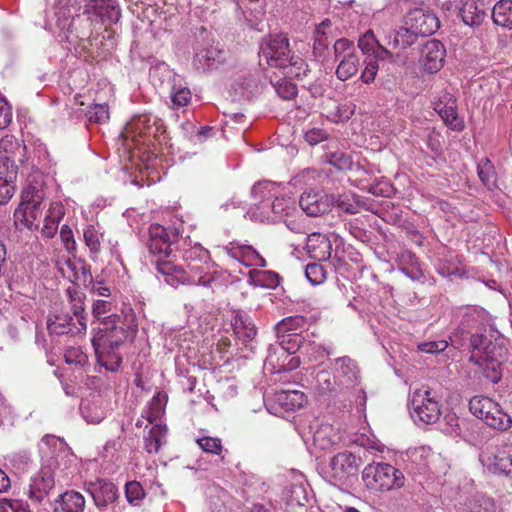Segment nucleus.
<instances>
[{
  "label": "nucleus",
  "mask_w": 512,
  "mask_h": 512,
  "mask_svg": "<svg viewBox=\"0 0 512 512\" xmlns=\"http://www.w3.org/2000/svg\"><path fill=\"white\" fill-rule=\"evenodd\" d=\"M94 350L98 363L106 370L116 372L120 368L122 357L116 352V349L99 347V349Z\"/></svg>",
  "instance_id": "49530a36"
},
{
  "label": "nucleus",
  "mask_w": 512,
  "mask_h": 512,
  "mask_svg": "<svg viewBox=\"0 0 512 512\" xmlns=\"http://www.w3.org/2000/svg\"><path fill=\"white\" fill-rule=\"evenodd\" d=\"M223 250L229 257L239 261L245 266H266V260L250 245L233 241L224 246Z\"/></svg>",
  "instance_id": "bb28decb"
},
{
  "label": "nucleus",
  "mask_w": 512,
  "mask_h": 512,
  "mask_svg": "<svg viewBox=\"0 0 512 512\" xmlns=\"http://www.w3.org/2000/svg\"><path fill=\"white\" fill-rule=\"evenodd\" d=\"M460 311L463 312L460 322V329L463 333L468 331L470 328H474L480 324H483L486 320V312L482 308L469 306L462 308Z\"/></svg>",
  "instance_id": "a19ab883"
},
{
  "label": "nucleus",
  "mask_w": 512,
  "mask_h": 512,
  "mask_svg": "<svg viewBox=\"0 0 512 512\" xmlns=\"http://www.w3.org/2000/svg\"><path fill=\"white\" fill-rule=\"evenodd\" d=\"M288 77L284 75V78L281 80H278L276 83L273 84L274 89L279 97H281L284 100H290L294 98L297 95L298 89L297 86L289 80Z\"/></svg>",
  "instance_id": "052dcab7"
},
{
  "label": "nucleus",
  "mask_w": 512,
  "mask_h": 512,
  "mask_svg": "<svg viewBox=\"0 0 512 512\" xmlns=\"http://www.w3.org/2000/svg\"><path fill=\"white\" fill-rule=\"evenodd\" d=\"M494 24L512 29V0L498 1L492 10Z\"/></svg>",
  "instance_id": "79ce46f5"
},
{
  "label": "nucleus",
  "mask_w": 512,
  "mask_h": 512,
  "mask_svg": "<svg viewBox=\"0 0 512 512\" xmlns=\"http://www.w3.org/2000/svg\"><path fill=\"white\" fill-rule=\"evenodd\" d=\"M226 60V51L218 47L197 49L193 58V66L200 72L218 69Z\"/></svg>",
  "instance_id": "a878e982"
},
{
  "label": "nucleus",
  "mask_w": 512,
  "mask_h": 512,
  "mask_svg": "<svg viewBox=\"0 0 512 512\" xmlns=\"http://www.w3.org/2000/svg\"><path fill=\"white\" fill-rule=\"evenodd\" d=\"M63 207L61 205L52 206L44 217L42 234L48 238L53 237L58 229L59 222L63 216Z\"/></svg>",
  "instance_id": "a18cd8bd"
},
{
  "label": "nucleus",
  "mask_w": 512,
  "mask_h": 512,
  "mask_svg": "<svg viewBox=\"0 0 512 512\" xmlns=\"http://www.w3.org/2000/svg\"><path fill=\"white\" fill-rule=\"evenodd\" d=\"M470 509L471 512H495L496 504L492 498L478 495L471 502Z\"/></svg>",
  "instance_id": "774afa93"
},
{
  "label": "nucleus",
  "mask_w": 512,
  "mask_h": 512,
  "mask_svg": "<svg viewBox=\"0 0 512 512\" xmlns=\"http://www.w3.org/2000/svg\"><path fill=\"white\" fill-rule=\"evenodd\" d=\"M69 295V301L71 304V310L76 318V322L80 325L81 322L87 324V314L85 313L84 295L76 290H67Z\"/></svg>",
  "instance_id": "603ef678"
},
{
  "label": "nucleus",
  "mask_w": 512,
  "mask_h": 512,
  "mask_svg": "<svg viewBox=\"0 0 512 512\" xmlns=\"http://www.w3.org/2000/svg\"><path fill=\"white\" fill-rule=\"evenodd\" d=\"M280 276L271 270L252 269L248 274L249 284L255 287L275 289L280 285Z\"/></svg>",
  "instance_id": "e433bc0d"
},
{
  "label": "nucleus",
  "mask_w": 512,
  "mask_h": 512,
  "mask_svg": "<svg viewBox=\"0 0 512 512\" xmlns=\"http://www.w3.org/2000/svg\"><path fill=\"white\" fill-rule=\"evenodd\" d=\"M26 146L12 135H6L0 140V169L16 170L19 163L24 162Z\"/></svg>",
  "instance_id": "2eb2a0df"
},
{
  "label": "nucleus",
  "mask_w": 512,
  "mask_h": 512,
  "mask_svg": "<svg viewBox=\"0 0 512 512\" xmlns=\"http://www.w3.org/2000/svg\"><path fill=\"white\" fill-rule=\"evenodd\" d=\"M156 131L155 122H152L149 116L142 115L132 119L121 133V136L128 148L132 145L139 148L141 145L151 142V137L155 136Z\"/></svg>",
  "instance_id": "4468645a"
},
{
  "label": "nucleus",
  "mask_w": 512,
  "mask_h": 512,
  "mask_svg": "<svg viewBox=\"0 0 512 512\" xmlns=\"http://www.w3.org/2000/svg\"><path fill=\"white\" fill-rule=\"evenodd\" d=\"M298 351L304 355L309 362L322 361L330 354V351L324 346L306 338L302 340L301 347H299Z\"/></svg>",
  "instance_id": "de8ad7c7"
},
{
  "label": "nucleus",
  "mask_w": 512,
  "mask_h": 512,
  "mask_svg": "<svg viewBox=\"0 0 512 512\" xmlns=\"http://www.w3.org/2000/svg\"><path fill=\"white\" fill-rule=\"evenodd\" d=\"M260 65L263 61L278 68L283 75L302 79L309 72L305 60L290 49L289 39L285 34L269 35L264 38L259 47Z\"/></svg>",
  "instance_id": "f257e3e1"
},
{
  "label": "nucleus",
  "mask_w": 512,
  "mask_h": 512,
  "mask_svg": "<svg viewBox=\"0 0 512 512\" xmlns=\"http://www.w3.org/2000/svg\"><path fill=\"white\" fill-rule=\"evenodd\" d=\"M496 403L487 396H474L469 401V409L474 416L483 420L491 409H495Z\"/></svg>",
  "instance_id": "8fccbe9b"
},
{
  "label": "nucleus",
  "mask_w": 512,
  "mask_h": 512,
  "mask_svg": "<svg viewBox=\"0 0 512 512\" xmlns=\"http://www.w3.org/2000/svg\"><path fill=\"white\" fill-rule=\"evenodd\" d=\"M170 98L172 107L174 109H179L187 106L190 103L192 94L190 89L187 87H182L181 85H173L170 92Z\"/></svg>",
  "instance_id": "13d9d810"
},
{
  "label": "nucleus",
  "mask_w": 512,
  "mask_h": 512,
  "mask_svg": "<svg viewBox=\"0 0 512 512\" xmlns=\"http://www.w3.org/2000/svg\"><path fill=\"white\" fill-rule=\"evenodd\" d=\"M121 315L112 313L106 317L104 326L94 330L92 337V346L94 349L99 347L118 349L130 335H134L137 331L138 324L136 316L131 307L123 309Z\"/></svg>",
  "instance_id": "f03ea898"
},
{
  "label": "nucleus",
  "mask_w": 512,
  "mask_h": 512,
  "mask_svg": "<svg viewBox=\"0 0 512 512\" xmlns=\"http://www.w3.org/2000/svg\"><path fill=\"white\" fill-rule=\"evenodd\" d=\"M305 249L311 259L326 261L331 257L332 243L326 234L314 232L306 237Z\"/></svg>",
  "instance_id": "cd10ccee"
},
{
  "label": "nucleus",
  "mask_w": 512,
  "mask_h": 512,
  "mask_svg": "<svg viewBox=\"0 0 512 512\" xmlns=\"http://www.w3.org/2000/svg\"><path fill=\"white\" fill-rule=\"evenodd\" d=\"M65 266L61 267V271L65 277L71 282L81 284L88 288L93 283L94 278L91 274V268L84 262L65 261Z\"/></svg>",
  "instance_id": "7c9ffc66"
},
{
  "label": "nucleus",
  "mask_w": 512,
  "mask_h": 512,
  "mask_svg": "<svg viewBox=\"0 0 512 512\" xmlns=\"http://www.w3.org/2000/svg\"><path fill=\"white\" fill-rule=\"evenodd\" d=\"M333 205L347 214H356L360 209L359 202L352 193L333 195Z\"/></svg>",
  "instance_id": "864d4df0"
},
{
  "label": "nucleus",
  "mask_w": 512,
  "mask_h": 512,
  "mask_svg": "<svg viewBox=\"0 0 512 512\" xmlns=\"http://www.w3.org/2000/svg\"><path fill=\"white\" fill-rule=\"evenodd\" d=\"M46 326L50 336H74L84 333L87 329V324L81 322L80 325H78L69 313L50 315L47 319Z\"/></svg>",
  "instance_id": "4be33fe9"
},
{
  "label": "nucleus",
  "mask_w": 512,
  "mask_h": 512,
  "mask_svg": "<svg viewBox=\"0 0 512 512\" xmlns=\"http://www.w3.org/2000/svg\"><path fill=\"white\" fill-rule=\"evenodd\" d=\"M433 108L450 129L458 132L464 129V121L457 113V101L453 94L441 91L433 102Z\"/></svg>",
  "instance_id": "dca6fc26"
},
{
  "label": "nucleus",
  "mask_w": 512,
  "mask_h": 512,
  "mask_svg": "<svg viewBox=\"0 0 512 512\" xmlns=\"http://www.w3.org/2000/svg\"><path fill=\"white\" fill-rule=\"evenodd\" d=\"M276 190H280V185L270 181L258 182L252 187L251 194L255 200H258L248 211V215L252 220L275 222L272 205L273 197L276 196Z\"/></svg>",
  "instance_id": "1a4fd4ad"
},
{
  "label": "nucleus",
  "mask_w": 512,
  "mask_h": 512,
  "mask_svg": "<svg viewBox=\"0 0 512 512\" xmlns=\"http://www.w3.org/2000/svg\"><path fill=\"white\" fill-rule=\"evenodd\" d=\"M283 499L290 512H303L305 510L309 495L303 475H297L295 481L285 487Z\"/></svg>",
  "instance_id": "412c9836"
},
{
  "label": "nucleus",
  "mask_w": 512,
  "mask_h": 512,
  "mask_svg": "<svg viewBox=\"0 0 512 512\" xmlns=\"http://www.w3.org/2000/svg\"><path fill=\"white\" fill-rule=\"evenodd\" d=\"M299 206L307 216L318 217L330 211L333 195L318 190L305 191L299 198Z\"/></svg>",
  "instance_id": "aec40b11"
},
{
  "label": "nucleus",
  "mask_w": 512,
  "mask_h": 512,
  "mask_svg": "<svg viewBox=\"0 0 512 512\" xmlns=\"http://www.w3.org/2000/svg\"><path fill=\"white\" fill-rule=\"evenodd\" d=\"M146 493L138 481H129L125 485V497L129 504L139 506Z\"/></svg>",
  "instance_id": "bf43d9fd"
},
{
  "label": "nucleus",
  "mask_w": 512,
  "mask_h": 512,
  "mask_svg": "<svg viewBox=\"0 0 512 512\" xmlns=\"http://www.w3.org/2000/svg\"><path fill=\"white\" fill-rule=\"evenodd\" d=\"M84 241L91 254L97 255L101 249L100 237L94 226L89 225L84 229Z\"/></svg>",
  "instance_id": "0e129e2a"
},
{
  "label": "nucleus",
  "mask_w": 512,
  "mask_h": 512,
  "mask_svg": "<svg viewBox=\"0 0 512 512\" xmlns=\"http://www.w3.org/2000/svg\"><path fill=\"white\" fill-rule=\"evenodd\" d=\"M306 401L303 392L297 390H282L275 393L274 402L285 411H295Z\"/></svg>",
  "instance_id": "f704fd0d"
},
{
  "label": "nucleus",
  "mask_w": 512,
  "mask_h": 512,
  "mask_svg": "<svg viewBox=\"0 0 512 512\" xmlns=\"http://www.w3.org/2000/svg\"><path fill=\"white\" fill-rule=\"evenodd\" d=\"M404 24L419 36H430L440 27V21L436 14L421 8L410 10L405 16Z\"/></svg>",
  "instance_id": "a211bd4d"
},
{
  "label": "nucleus",
  "mask_w": 512,
  "mask_h": 512,
  "mask_svg": "<svg viewBox=\"0 0 512 512\" xmlns=\"http://www.w3.org/2000/svg\"><path fill=\"white\" fill-rule=\"evenodd\" d=\"M52 464H42L40 470L30 479L29 498L41 503L55 486V473Z\"/></svg>",
  "instance_id": "6ab92c4d"
},
{
  "label": "nucleus",
  "mask_w": 512,
  "mask_h": 512,
  "mask_svg": "<svg viewBox=\"0 0 512 512\" xmlns=\"http://www.w3.org/2000/svg\"><path fill=\"white\" fill-rule=\"evenodd\" d=\"M40 452L44 459L43 464H58V457L66 453V445L63 440L54 435H45L41 439Z\"/></svg>",
  "instance_id": "473e14b6"
},
{
  "label": "nucleus",
  "mask_w": 512,
  "mask_h": 512,
  "mask_svg": "<svg viewBox=\"0 0 512 512\" xmlns=\"http://www.w3.org/2000/svg\"><path fill=\"white\" fill-rule=\"evenodd\" d=\"M446 50L436 39L427 41L421 49L420 63L428 73L438 72L444 65Z\"/></svg>",
  "instance_id": "b1692460"
},
{
  "label": "nucleus",
  "mask_w": 512,
  "mask_h": 512,
  "mask_svg": "<svg viewBox=\"0 0 512 512\" xmlns=\"http://www.w3.org/2000/svg\"><path fill=\"white\" fill-rule=\"evenodd\" d=\"M334 58L338 62L336 77L340 81H346L355 76L361 67V54L354 42L347 38H340L335 41Z\"/></svg>",
  "instance_id": "6e6552de"
},
{
  "label": "nucleus",
  "mask_w": 512,
  "mask_h": 512,
  "mask_svg": "<svg viewBox=\"0 0 512 512\" xmlns=\"http://www.w3.org/2000/svg\"><path fill=\"white\" fill-rule=\"evenodd\" d=\"M272 212L275 215V222L294 216L297 212L296 201L292 197L280 196V190H276V196L273 197Z\"/></svg>",
  "instance_id": "c9c22d12"
},
{
  "label": "nucleus",
  "mask_w": 512,
  "mask_h": 512,
  "mask_svg": "<svg viewBox=\"0 0 512 512\" xmlns=\"http://www.w3.org/2000/svg\"><path fill=\"white\" fill-rule=\"evenodd\" d=\"M315 387L317 391L322 395H329L333 398L342 397L344 401H350V397H346L343 390L340 389L334 373L332 374L327 370H320L315 376Z\"/></svg>",
  "instance_id": "2f4dec72"
},
{
  "label": "nucleus",
  "mask_w": 512,
  "mask_h": 512,
  "mask_svg": "<svg viewBox=\"0 0 512 512\" xmlns=\"http://www.w3.org/2000/svg\"><path fill=\"white\" fill-rule=\"evenodd\" d=\"M182 258L186 264L189 262H206L209 259V252L200 245H195L185 250L182 254Z\"/></svg>",
  "instance_id": "338daca9"
},
{
  "label": "nucleus",
  "mask_w": 512,
  "mask_h": 512,
  "mask_svg": "<svg viewBox=\"0 0 512 512\" xmlns=\"http://www.w3.org/2000/svg\"><path fill=\"white\" fill-rule=\"evenodd\" d=\"M205 265L201 262H189L185 266L175 264L174 261H158L157 271L165 277L167 284L176 286L178 284L208 286L213 276L204 272Z\"/></svg>",
  "instance_id": "7ed1b4c3"
},
{
  "label": "nucleus",
  "mask_w": 512,
  "mask_h": 512,
  "mask_svg": "<svg viewBox=\"0 0 512 512\" xmlns=\"http://www.w3.org/2000/svg\"><path fill=\"white\" fill-rule=\"evenodd\" d=\"M331 369L346 397H349L352 391H357L363 394V399H365L363 389H357L361 383V375L360 368L354 359L349 356L335 358L331 361Z\"/></svg>",
  "instance_id": "9b49d317"
},
{
  "label": "nucleus",
  "mask_w": 512,
  "mask_h": 512,
  "mask_svg": "<svg viewBox=\"0 0 512 512\" xmlns=\"http://www.w3.org/2000/svg\"><path fill=\"white\" fill-rule=\"evenodd\" d=\"M231 87L237 95L251 101L263 93L265 82L260 71H246L235 78Z\"/></svg>",
  "instance_id": "f3484780"
},
{
  "label": "nucleus",
  "mask_w": 512,
  "mask_h": 512,
  "mask_svg": "<svg viewBox=\"0 0 512 512\" xmlns=\"http://www.w3.org/2000/svg\"><path fill=\"white\" fill-rule=\"evenodd\" d=\"M480 462L490 473L512 475V443H503L480 454Z\"/></svg>",
  "instance_id": "ddd939ff"
},
{
  "label": "nucleus",
  "mask_w": 512,
  "mask_h": 512,
  "mask_svg": "<svg viewBox=\"0 0 512 512\" xmlns=\"http://www.w3.org/2000/svg\"><path fill=\"white\" fill-rule=\"evenodd\" d=\"M167 427L162 424L153 425L144 436V449L149 454L159 452L161 446L166 443Z\"/></svg>",
  "instance_id": "4c0bfd02"
},
{
  "label": "nucleus",
  "mask_w": 512,
  "mask_h": 512,
  "mask_svg": "<svg viewBox=\"0 0 512 512\" xmlns=\"http://www.w3.org/2000/svg\"><path fill=\"white\" fill-rule=\"evenodd\" d=\"M477 172L481 182L492 190L496 187V172L492 162L488 158H482L477 165Z\"/></svg>",
  "instance_id": "3c124183"
},
{
  "label": "nucleus",
  "mask_w": 512,
  "mask_h": 512,
  "mask_svg": "<svg viewBox=\"0 0 512 512\" xmlns=\"http://www.w3.org/2000/svg\"><path fill=\"white\" fill-rule=\"evenodd\" d=\"M17 175L16 170L0 169V205L6 204L13 197L16 190L15 180Z\"/></svg>",
  "instance_id": "37998d69"
},
{
  "label": "nucleus",
  "mask_w": 512,
  "mask_h": 512,
  "mask_svg": "<svg viewBox=\"0 0 512 512\" xmlns=\"http://www.w3.org/2000/svg\"><path fill=\"white\" fill-rule=\"evenodd\" d=\"M507 349L504 346L498 345L489 339L486 346H483V350L480 353V363H476L479 366H483L484 362L491 361H503L505 358Z\"/></svg>",
  "instance_id": "09e8293b"
},
{
  "label": "nucleus",
  "mask_w": 512,
  "mask_h": 512,
  "mask_svg": "<svg viewBox=\"0 0 512 512\" xmlns=\"http://www.w3.org/2000/svg\"><path fill=\"white\" fill-rule=\"evenodd\" d=\"M93 18L91 15L83 16L76 15L75 26L73 27V33H75V37L79 40L88 39L93 33Z\"/></svg>",
  "instance_id": "6e6d98bb"
},
{
  "label": "nucleus",
  "mask_w": 512,
  "mask_h": 512,
  "mask_svg": "<svg viewBox=\"0 0 512 512\" xmlns=\"http://www.w3.org/2000/svg\"><path fill=\"white\" fill-rule=\"evenodd\" d=\"M179 237V231L175 227H164L160 224H152L149 227V239L147 247L155 259V266L158 261H175L177 256L173 254L172 246Z\"/></svg>",
  "instance_id": "0eeeda50"
},
{
  "label": "nucleus",
  "mask_w": 512,
  "mask_h": 512,
  "mask_svg": "<svg viewBox=\"0 0 512 512\" xmlns=\"http://www.w3.org/2000/svg\"><path fill=\"white\" fill-rule=\"evenodd\" d=\"M85 498L74 490L66 491L55 500L54 512H84Z\"/></svg>",
  "instance_id": "72a5a7b5"
},
{
  "label": "nucleus",
  "mask_w": 512,
  "mask_h": 512,
  "mask_svg": "<svg viewBox=\"0 0 512 512\" xmlns=\"http://www.w3.org/2000/svg\"><path fill=\"white\" fill-rule=\"evenodd\" d=\"M362 480L367 489L383 493L404 486V474L387 463H372L362 471Z\"/></svg>",
  "instance_id": "20e7f679"
},
{
  "label": "nucleus",
  "mask_w": 512,
  "mask_h": 512,
  "mask_svg": "<svg viewBox=\"0 0 512 512\" xmlns=\"http://www.w3.org/2000/svg\"><path fill=\"white\" fill-rule=\"evenodd\" d=\"M308 326L307 319L302 315H293L283 318L274 326L280 351L283 356L294 354L301 347L302 340L306 337L303 332Z\"/></svg>",
  "instance_id": "423d86ee"
},
{
  "label": "nucleus",
  "mask_w": 512,
  "mask_h": 512,
  "mask_svg": "<svg viewBox=\"0 0 512 512\" xmlns=\"http://www.w3.org/2000/svg\"><path fill=\"white\" fill-rule=\"evenodd\" d=\"M324 158L328 164L339 170H349L353 165L352 157L340 150L326 152Z\"/></svg>",
  "instance_id": "4d7b16f0"
},
{
  "label": "nucleus",
  "mask_w": 512,
  "mask_h": 512,
  "mask_svg": "<svg viewBox=\"0 0 512 512\" xmlns=\"http://www.w3.org/2000/svg\"><path fill=\"white\" fill-rule=\"evenodd\" d=\"M418 34L412 29H409L408 25L400 27L394 35L392 45L394 48H402L405 49L411 45H413L418 38Z\"/></svg>",
  "instance_id": "5fc2aeb1"
},
{
  "label": "nucleus",
  "mask_w": 512,
  "mask_h": 512,
  "mask_svg": "<svg viewBox=\"0 0 512 512\" xmlns=\"http://www.w3.org/2000/svg\"><path fill=\"white\" fill-rule=\"evenodd\" d=\"M289 354L288 356H290ZM267 362L273 366L278 372L292 371L299 367L300 360L298 357L283 356L280 347L278 349H269Z\"/></svg>",
  "instance_id": "58836bf2"
},
{
  "label": "nucleus",
  "mask_w": 512,
  "mask_h": 512,
  "mask_svg": "<svg viewBox=\"0 0 512 512\" xmlns=\"http://www.w3.org/2000/svg\"><path fill=\"white\" fill-rule=\"evenodd\" d=\"M75 8L67 3L61 4L55 11L56 25L62 31L73 34V27L75 26L76 15H74Z\"/></svg>",
  "instance_id": "c03bdc74"
},
{
  "label": "nucleus",
  "mask_w": 512,
  "mask_h": 512,
  "mask_svg": "<svg viewBox=\"0 0 512 512\" xmlns=\"http://www.w3.org/2000/svg\"><path fill=\"white\" fill-rule=\"evenodd\" d=\"M21 199L20 207L14 212L15 220L29 229H38L42 218L43 192L35 187H27L23 190Z\"/></svg>",
  "instance_id": "9d476101"
},
{
  "label": "nucleus",
  "mask_w": 512,
  "mask_h": 512,
  "mask_svg": "<svg viewBox=\"0 0 512 512\" xmlns=\"http://www.w3.org/2000/svg\"><path fill=\"white\" fill-rule=\"evenodd\" d=\"M84 14L99 18L101 23H117L121 9L118 0H90L85 5Z\"/></svg>",
  "instance_id": "5701e85b"
},
{
  "label": "nucleus",
  "mask_w": 512,
  "mask_h": 512,
  "mask_svg": "<svg viewBox=\"0 0 512 512\" xmlns=\"http://www.w3.org/2000/svg\"><path fill=\"white\" fill-rule=\"evenodd\" d=\"M305 276L312 285H319L326 279V270L319 263H309L305 268Z\"/></svg>",
  "instance_id": "e2e57ef3"
},
{
  "label": "nucleus",
  "mask_w": 512,
  "mask_h": 512,
  "mask_svg": "<svg viewBox=\"0 0 512 512\" xmlns=\"http://www.w3.org/2000/svg\"><path fill=\"white\" fill-rule=\"evenodd\" d=\"M409 411L417 424H434L441 415V408L436 392L429 386L423 385L415 389L409 401Z\"/></svg>",
  "instance_id": "39448f33"
},
{
  "label": "nucleus",
  "mask_w": 512,
  "mask_h": 512,
  "mask_svg": "<svg viewBox=\"0 0 512 512\" xmlns=\"http://www.w3.org/2000/svg\"><path fill=\"white\" fill-rule=\"evenodd\" d=\"M65 362L69 365L84 367L88 364V356L80 347H70L64 354Z\"/></svg>",
  "instance_id": "69168bd1"
},
{
  "label": "nucleus",
  "mask_w": 512,
  "mask_h": 512,
  "mask_svg": "<svg viewBox=\"0 0 512 512\" xmlns=\"http://www.w3.org/2000/svg\"><path fill=\"white\" fill-rule=\"evenodd\" d=\"M457 15L469 27L480 26L487 16L485 0H465Z\"/></svg>",
  "instance_id": "c85d7f7f"
},
{
  "label": "nucleus",
  "mask_w": 512,
  "mask_h": 512,
  "mask_svg": "<svg viewBox=\"0 0 512 512\" xmlns=\"http://www.w3.org/2000/svg\"><path fill=\"white\" fill-rule=\"evenodd\" d=\"M86 491L93 498L95 506L102 511L109 504L114 503L118 498V489L110 481L97 479L88 484Z\"/></svg>",
  "instance_id": "393cba45"
},
{
  "label": "nucleus",
  "mask_w": 512,
  "mask_h": 512,
  "mask_svg": "<svg viewBox=\"0 0 512 512\" xmlns=\"http://www.w3.org/2000/svg\"><path fill=\"white\" fill-rule=\"evenodd\" d=\"M361 465V459L349 451L339 452L334 455L325 471L326 476L334 485L343 484L351 477L357 475Z\"/></svg>",
  "instance_id": "f8f14e48"
},
{
  "label": "nucleus",
  "mask_w": 512,
  "mask_h": 512,
  "mask_svg": "<svg viewBox=\"0 0 512 512\" xmlns=\"http://www.w3.org/2000/svg\"><path fill=\"white\" fill-rule=\"evenodd\" d=\"M231 324L236 338L244 344L253 341L257 335V328L253 320L243 310L234 312Z\"/></svg>",
  "instance_id": "c756f323"
},
{
  "label": "nucleus",
  "mask_w": 512,
  "mask_h": 512,
  "mask_svg": "<svg viewBox=\"0 0 512 512\" xmlns=\"http://www.w3.org/2000/svg\"><path fill=\"white\" fill-rule=\"evenodd\" d=\"M482 421L489 427L500 431H506L512 426V418L498 403L495 404V409H491V411L484 416Z\"/></svg>",
  "instance_id": "ea45409f"
},
{
  "label": "nucleus",
  "mask_w": 512,
  "mask_h": 512,
  "mask_svg": "<svg viewBox=\"0 0 512 512\" xmlns=\"http://www.w3.org/2000/svg\"><path fill=\"white\" fill-rule=\"evenodd\" d=\"M489 338H487L483 334H472L469 338V350L471 355L469 360L473 363H480L479 357L481 350H483V346H486Z\"/></svg>",
  "instance_id": "680f3d73"
}]
</instances>
